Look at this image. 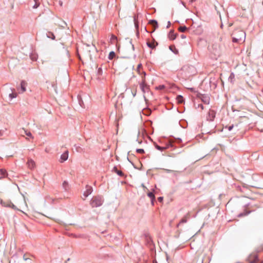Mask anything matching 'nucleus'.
Segmentation results:
<instances>
[{"label": "nucleus", "instance_id": "obj_1", "mask_svg": "<svg viewBox=\"0 0 263 263\" xmlns=\"http://www.w3.org/2000/svg\"><path fill=\"white\" fill-rule=\"evenodd\" d=\"M232 35V41L234 43H240L244 42L246 38V33L242 30H236Z\"/></svg>", "mask_w": 263, "mask_h": 263}, {"label": "nucleus", "instance_id": "obj_2", "mask_svg": "<svg viewBox=\"0 0 263 263\" xmlns=\"http://www.w3.org/2000/svg\"><path fill=\"white\" fill-rule=\"evenodd\" d=\"M104 201L102 196H98L93 197L90 201V205L92 208L99 207L102 205Z\"/></svg>", "mask_w": 263, "mask_h": 263}, {"label": "nucleus", "instance_id": "obj_3", "mask_svg": "<svg viewBox=\"0 0 263 263\" xmlns=\"http://www.w3.org/2000/svg\"><path fill=\"white\" fill-rule=\"evenodd\" d=\"M85 49L89 53V56L90 60L92 59L93 53L97 52L98 51L97 48L92 44H86Z\"/></svg>", "mask_w": 263, "mask_h": 263}, {"label": "nucleus", "instance_id": "obj_4", "mask_svg": "<svg viewBox=\"0 0 263 263\" xmlns=\"http://www.w3.org/2000/svg\"><path fill=\"white\" fill-rule=\"evenodd\" d=\"M143 76H142V81L141 83H140V87L143 93H145L148 91L149 90L148 86L146 84L145 81V76L146 73L145 72H143Z\"/></svg>", "mask_w": 263, "mask_h": 263}, {"label": "nucleus", "instance_id": "obj_5", "mask_svg": "<svg viewBox=\"0 0 263 263\" xmlns=\"http://www.w3.org/2000/svg\"><path fill=\"white\" fill-rule=\"evenodd\" d=\"M1 204L5 207L11 208L13 210H16V206L13 204V203L11 201H4L3 200L1 201Z\"/></svg>", "mask_w": 263, "mask_h": 263}, {"label": "nucleus", "instance_id": "obj_6", "mask_svg": "<svg viewBox=\"0 0 263 263\" xmlns=\"http://www.w3.org/2000/svg\"><path fill=\"white\" fill-rule=\"evenodd\" d=\"M92 188L91 186L87 185L86 186V191H84L83 196L82 198L83 200H85V199L92 193Z\"/></svg>", "mask_w": 263, "mask_h": 263}, {"label": "nucleus", "instance_id": "obj_7", "mask_svg": "<svg viewBox=\"0 0 263 263\" xmlns=\"http://www.w3.org/2000/svg\"><path fill=\"white\" fill-rule=\"evenodd\" d=\"M248 260L250 263H255L258 260V257L256 254H250L249 258Z\"/></svg>", "mask_w": 263, "mask_h": 263}, {"label": "nucleus", "instance_id": "obj_8", "mask_svg": "<svg viewBox=\"0 0 263 263\" xmlns=\"http://www.w3.org/2000/svg\"><path fill=\"white\" fill-rule=\"evenodd\" d=\"M216 112L214 110L210 109L208 112V115L207 116V120L209 121H214L215 118Z\"/></svg>", "mask_w": 263, "mask_h": 263}, {"label": "nucleus", "instance_id": "obj_9", "mask_svg": "<svg viewBox=\"0 0 263 263\" xmlns=\"http://www.w3.org/2000/svg\"><path fill=\"white\" fill-rule=\"evenodd\" d=\"M148 24L149 25H151L153 28V31H154V30L157 28H158V23L157 22V21L155 20H151L149 22H148Z\"/></svg>", "mask_w": 263, "mask_h": 263}, {"label": "nucleus", "instance_id": "obj_10", "mask_svg": "<svg viewBox=\"0 0 263 263\" xmlns=\"http://www.w3.org/2000/svg\"><path fill=\"white\" fill-rule=\"evenodd\" d=\"M27 85V83L25 81L22 80L21 82V92H24L26 91V86Z\"/></svg>", "mask_w": 263, "mask_h": 263}, {"label": "nucleus", "instance_id": "obj_11", "mask_svg": "<svg viewBox=\"0 0 263 263\" xmlns=\"http://www.w3.org/2000/svg\"><path fill=\"white\" fill-rule=\"evenodd\" d=\"M8 176L7 171L4 169H0V179Z\"/></svg>", "mask_w": 263, "mask_h": 263}, {"label": "nucleus", "instance_id": "obj_12", "mask_svg": "<svg viewBox=\"0 0 263 263\" xmlns=\"http://www.w3.org/2000/svg\"><path fill=\"white\" fill-rule=\"evenodd\" d=\"M138 14L135 15L134 16V22L135 28L137 31L138 30V29H139V24H138Z\"/></svg>", "mask_w": 263, "mask_h": 263}, {"label": "nucleus", "instance_id": "obj_13", "mask_svg": "<svg viewBox=\"0 0 263 263\" xmlns=\"http://www.w3.org/2000/svg\"><path fill=\"white\" fill-rule=\"evenodd\" d=\"M202 101L206 104H209L210 102V99L209 97L206 96H202L201 98Z\"/></svg>", "mask_w": 263, "mask_h": 263}, {"label": "nucleus", "instance_id": "obj_14", "mask_svg": "<svg viewBox=\"0 0 263 263\" xmlns=\"http://www.w3.org/2000/svg\"><path fill=\"white\" fill-rule=\"evenodd\" d=\"M147 196L151 198L152 204H154V201L155 200V196L154 193L150 192L147 193Z\"/></svg>", "mask_w": 263, "mask_h": 263}, {"label": "nucleus", "instance_id": "obj_15", "mask_svg": "<svg viewBox=\"0 0 263 263\" xmlns=\"http://www.w3.org/2000/svg\"><path fill=\"white\" fill-rule=\"evenodd\" d=\"M169 49L175 54H177L179 53L178 50L176 48V47L174 45H170L169 46Z\"/></svg>", "mask_w": 263, "mask_h": 263}, {"label": "nucleus", "instance_id": "obj_16", "mask_svg": "<svg viewBox=\"0 0 263 263\" xmlns=\"http://www.w3.org/2000/svg\"><path fill=\"white\" fill-rule=\"evenodd\" d=\"M113 171L119 176L122 177L124 176V173L121 171L118 170L117 166L114 167Z\"/></svg>", "mask_w": 263, "mask_h": 263}, {"label": "nucleus", "instance_id": "obj_17", "mask_svg": "<svg viewBox=\"0 0 263 263\" xmlns=\"http://www.w3.org/2000/svg\"><path fill=\"white\" fill-rule=\"evenodd\" d=\"M27 164L28 167L31 169L34 167L35 164L34 162L31 159H30L28 161Z\"/></svg>", "mask_w": 263, "mask_h": 263}, {"label": "nucleus", "instance_id": "obj_18", "mask_svg": "<svg viewBox=\"0 0 263 263\" xmlns=\"http://www.w3.org/2000/svg\"><path fill=\"white\" fill-rule=\"evenodd\" d=\"M228 80L231 83H234V80H235V74L234 73H233V72L231 73V74L228 78Z\"/></svg>", "mask_w": 263, "mask_h": 263}, {"label": "nucleus", "instance_id": "obj_19", "mask_svg": "<svg viewBox=\"0 0 263 263\" xmlns=\"http://www.w3.org/2000/svg\"><path fill=\"white\" fill-rule=\"evenodd\" d=\"M30 59L32 60V61H36L37 59V55L36 53H30Z\"/></svg>", "mask_w": 263, "mask_h": 263}, {"label": "nucleus", "instance_id": "obj_20", "mask_svg": "<svg viewBox=\"0 0 263 263\" xmlns=\"http://www.w3.org/2000/svg\"><path fill=\"white\" fill-rule=\"evenodd\" d=\"M189 218V214H187L182 219L180 220L179 224L182 223H186L187 221V219Z\"/></svg>", "mask_w": 263, "mask_h": 263}, {"label": "nucleus", "instance_id": "obj_21", "mask_svg": "<svg viewBox=\"0 0 263 263\" xmlns=\"http://www.w3.org/2000/svg\"><path fill=\"white\" fill-rule=\"evenodd\" d=\"M46 36L48 38H49V39H51L52 40H54L55 39V35H54V34L51 32H48L47 33H46Z\"/></svg>", "mask_w": 263, "mask_h": 263}, {"label": "nucleus", "instance_id": "obj_22", "mask_svg": "<svg viewBox=\"0 0 263 263\" xmlns=\"http://www.w3.org/2000/svg\"><path fill=\"white\" fill-rule=\"evenodd\" d=\"M173 141H172V140H170L168 143L166 144V146H164L165 148V150L167 148H169L170 147H173L174 145H173Z\"/></svg>", "mask_w": 263, "mask_h": 263}, {"label": "nucleus", "instance_id": "obj_23", "mask_svg": "<svg viewBox=\"0 0 263 263\" xmlns=\"http://www.w3.org/2000/svg\"><path fill=\"white\" fill-rule=\"evenodd\" d=\"M65 161H66V151L63 152L62 155L61 156V158H60V162L61 163H63Z\"/></svg>", "mask_w": 263, "mask_h": 263}, {"label": "nucleus", "instance_id": "obj_24", "mask_svg": "<svg viewBox=\"0 0 263 263\" xmlns=\"http://www.w3.org/2000/svg\"><path fill=\"white\" fill-rule=\"evenodd\" d=\"M7 129L5 128L4 129L0 130V137L6 136L8 135V134L6 133Z\"/></svg>", "mask_w": 263, "mask_h": 263}, {"label": "nucleus", "instance_id": "obj_25", "mask_svg": "<svg viewBox=\"0 0 263 263\" xmlns=\"http://www.w3.org/2000/svg\"><path fill=\"white\" fill-rule=\"evenodd\" d=\"M12 91H14V89H12ZM9 97L10 98V99L12 100V99L15 98L17 97V93L15 92H13V91H12V93L9 95Z\"/></svg>", "mask_w": 263, "mask_h": 263}, {"label": "nucleus", "instance_id": "obj_26", "mask_svg": "<svg viewBox=\"0 0 263 263\" xmlns=\"http://www.w3.org/2000/svg\"><path fill=\"white\" fill-rule=\"evenodd\" d=\"M178 30L181 32H184L187 30V28L185 26H181L179 27Z\"/></svg>", "mask_w": 263, "mask_h": 263}, {"label": "nucleus", "instance_id": "obj_27", "mask_svg": "<svg viewBox=\"0 0 263 263\" xmlns=\"http://www.w3.org/2000/svg\"><path fill=\"white\" fill-rule=\"evenodd\" d=\"M169 38L171 40H174L176 39V35L172 31H171L169 33Z\"/></svg>", "mask_w": 263, "mask_h": 263}, {"label": "nucleus", "instance_id": "obj_28", "mask_svg": "<svg viewBox=\"0 0 263 263\" xmlns=\"http://www.w3.org/2000/svg\"><path fill=\"white\" fill-rule=\"evenodd\" d=\"M115 56H116L115 52L113 51H110L108 55V59L109 60H112L115 57Z\"/></svg>", "mask_w": 263, "mask_h": 263}, {"label": "nucleus", "instance_id": "obj_29", "mask_svg": "<svg viewBox=\"0 0 263 263\" xmlns=\"http://www.w3.org/2000/svg\"><path fill=\"white\" fill-rule=\"evenodd\" d=\"M154 145H155V147L157 149H158V150H159V151H163L165 150V148H164V146H160L158 145L157 144H156V143H155Z\"/></svg>", "mask_w": 263, "mask_h": 263}, {"label": "nucleus", "instance_id": "obj_30", "mask_svg": "<svg viewBox=\"0 0 263 263\" xmlns=\"http://www.w3.org/2000/svg\"><path fill=\"white\" fill-rule=\"evenodd\" d=\"M177 99L179 103H183L184 100L183 97L180 95H179L177 97Z\"/></svg>", "mask_w": 263, "mask_h": 263}, {"label": "nucleus", "instance_id": "obj_31", "mask_svg": "<svg viewBox=\"0 0 263 263\" xmlns=\"http://www.w3.org/2000/svg\"><path fill=\"white\" fill-rule=\"evenodd\" d=\"M78 99L79 103L80 105L82 107L84 108V107H85V106H84V105L83 102L82 100L81 99V98H80V97H79L78 96Z\"/></svg>", "mask_w": 263, "mask_h": 263}, {"label": "nucleus", "instance_id": "obj_32", "mask_svg": "<svg viewBox=\"0 0 263 263\" xmlns=\"http://www.w3.org/2000/svg\"><path fill=\"white\" fill-rule=\"evenodd\" d=\"M146 44L148 47H149L152 49H154L155 47V46L152 43L147 42Z\"/></svg>", "mask_w": 263, "mask_h": 263}, {"label": "nucleus", "instance_id": "obj_33", "mask_svg": "<svg viewBox=\"0 0 263 263\" xmlns=\"http://www.w3.org/2000/svg\"><path fill=\"white\" fill-rule=\"evenodd\" d=\"M250 212H251L250 211H249V212H246L245 213H240L238 215V216L239 217H242V216H246V215H248Z\"/></svg>", "mask_w": 263, "mask_h": 263}, {"label": "nucleus", "instance_id": "obj_34", "mask_svg": "<svg viewBox=\"0 0 263 263\" xmlns=\"http://www.w3.org/2000/svg\"><path fill=\"white\" fill-rule=\"evenodd\" d=\"M103 73V70L101 68H99L97 70V74L99 76H101Z\"/></svg>", "mask_w": 263, "mask_h": 263}, {"label": "nucleus", "instance_id": "obj_35", "mask_svg": "<svg viewBox=\"0 0 263 263\" xmlns=\"http://www.w3.org/2000/svg\"><path fill=\"white\" fill-rule=\"evenodd\" d=\"M136 152L138 153H139V154H143L144 153V150L142 148H137L136 149Z\"/></svg>", "mask_w": 263, "mask_h": 263}, {"label": "nucleus", "instance_id": "obj_36", "mask_svg": "<svg viewBox=\"0 0 263 263\" xmlns=\"http://www.w3.org/2000/svg\"><path fill=\"white\" fill-rule=\"evenodd\" d=\"M187 69H194V67L193 66H184L183 67V70H186Z\"/></svg>", "mask_w": 263, "mask_h": 263}, {"label": "nucleus", "instance_id": "obj_37", "mask_svg": "<svg viewBox=\"0 0 263 263\" xmlns=\"http://www.w3.org/2000/svg\"><path fill=\"white\" fill-rule=\"evenodd\" d=\"M26 135L31 138H33L31 133L30 132L25 131Z\"/></svg>", "mask_w": 263, "mask_h": 263}, {"label": "nucleus", "instance_id": "obj_38", "mask_svg": "<svg viewBox=\"0 0 263 263\" xmlns=\"http://www.w3.org/2000/svg\"><path fill=\"white\" fill-rule=\"evenodd\" d=\"M175 142L178 144L181 143L182 142V139L180 138L175 139Z\"/></svg>", "mask_w": 263, "mask_h": 263}, {"label": "nucleus", "instance_id": "obj_39", "mask_svg": "<svg viewBox=\"0 0 263 263\" xmlns=\"http://www.w3.org/2000/svg\"><path fill=\"white\" fill-rule=\"evenodd\" d=\"M39 5L40 4H39V3L36 2L35 4L33 6V8H34V9L37 8L39 6Z\"/></svg>", "mask_w": 263, "mask_h": 263}, {"label": "nucleus", "instance_id": "obj_40", "mask_svg": "<svg viewBox=\"0 0 263 263\" xmlns=\"http://www.w3.org/2000/svg\"><path fill=\"white\" fill-rule=\"evenodd\" d=\"M233 127H234L233 125H232L228 127H226V128H228V130L229 131H231L233 129Z\"/></svg>", "mask_w": 263, "mask_h": 263}, {"label": "nucleus", "instance_id": "obj_41", "mask_svg": "<svg viewBox=\"0 0 263 263\" xmlns=\"http://www.w3.org/2000/svg\"><path fill=\"white\" fill-rule=\"evenodd\" d=\"M163 198L162 197H159L158 198V200L160 202H161L163 201Z\"/></svg>", "mask_w": 263, "mask_h": 263}, {"label": "nucleus", "instance_id": "obj_42", "mask_svg": "<svg viewBox=\"0 0 263 263\" xmlns=\"http://www.w3.org/2000/svg\"><path fill=\"white\" fill-rule=\"evenodd\" d=\"M164 85H160L159 86L158 88L160 89H163L164 88Z\"/></svg>", "mask_w": 263, "mask_h": 263}, {"label": "nucleus", "instance_id": "obj_43", "mask_svg": "<svg viewBox=\"0 0 263 263\" xmlns=\"http://www.w3.org/2000/svg\"><path fill=\"white\" fill-rule=\"evenodd\" d=\"M63 187H65L66 186V180H64L63 182Z\"/></svg>", "mask_w": 263, "mask_h": 263}, {"label": "nucleus", "instance_id": "obj_44", "mask_svg": "<svg viewBox=\"0 0 263 263\" xmlns=\"http://www.w3.org/2000/svg\"><path fill=\"white\" fill-rule=\"evenodd\" d=\"M111 39H112V40H116L117 39V37H116L115 35H112V36H111Z\"/></svg>", "mask_w": 263, "mask_h": 263}, {"label": "nucleus", "instance_id": "obj_45", "mask_svg": "<svg viewBox=\"0 0 263 263\" xmlns=\"http://www.w3.org/2000/svg\"><path fill=\"white\" fill-rule=\"evenodd\" d=\"M181 38L182 39H185L186 38V36L184 35V34H181Z\"/></svg>", "mask_w": 263, "mask_h": 263}, {"label": "nucleus", "instance_id": "obj_46", "mask_svg": "<svg viewBox=\"0 0 263 263\" xmlns=\"http://www.w3.org/2000/svg\"><path fill=\"white\" fill-rule=\"evenodd\" d=\"M198 107H200L201 109H203V105H202V104H199V105H198Z\"/></svg>", "mask_w": 263, "mask_h": 263}, {"label": "nucleus", "instance_id": "obj_47", "mask_svg": "<svg viewBox=\"0 0 263 263\" xmlns=\"http://www.w3.org/2000/svg\"><path fill=\"white\" fill-rule=\"evenodd\" d=\"M165 171H166L167 173H170V172H173V171H172V170H171L165 169Z\"/></svg>", "mask_w": 263, "mask_h": 263}, {"label": "nucleus", "instance_id": "obj_48", "mask_svg": "<svg viewBox=\"0 0 263 263\" xmlns=\"http://www.w3.org/2000/svg\"><path fill=\"white\" fill-rule=\"evenodd\" d=\"M170 25H171V22H170V21H168V22H167V27H167V28H169V27H170Z\"/></svg>", "mask_w": 263, "mask_h": 263}, {"label": "nucleus", "instance_id": "obj_49", "mask_svg": "<svg viewBox=\"0 0 263 263\" xmlns=\"http://www.w3.org/2000/svg\"><path fill=\"white\" fill-rule=\"evenodd\" d=\"M130 42V43L131 44L132 46L133 50H134V49H135V48H134V45H133V44H132V40H130V42Z\"/></svg>", "mask_w": 263, "mask_h": 263}, {"label": "nucleus", "instance_id": "obj_50", "mask_svg": "<svg viewBox=\"0 0 263 263\" xmlns=\"http://www.w3.org/2000/svg\"><path fill=\"white\" fill-rule=\"evenodd\" d=\"M132 93H133V96L134 97H135L136 95V91H135L134 92H132Z\"/></svg>", "mask_w": 263, "mask_h": 263}, {"label": "nucleus", "instance_id": "obj_51", "mask_svg": "<svg viewBox=\"0 0 263 263\" xmlns=\"http://www.w3.org/2000/svg\"><path fill=\"white\" fill-rule=\"evenodd\" d=\"M23 258H24V260H27V259H28V258H26V257H25V255H24V256H23Z\"/></svg>", "mask_w": 263, "mask_h": 263}, {"label": "nucleus", "instance_id": "obj_52", "mask_svg": "<svg viewBox=\"0 0 263 263\" xmlns=\"http://www.w3.org/2000/svg\"><path fill=\"white\" fill-rule=\"evenodd\" d=\"M68 151H67V157H66L67 160L68 159Z\"/></svg>", "mask_w": 263, "mask_h": 263}, {"label": "nucleus", "instance_id": "obj_53", "mask_svg": "<svg viewBox=\"0 0 263 263\" xmlns=\"http://www.w3.org/2000/svg\"><path fill=\"white\" fill-rule=\"evenodd\" d=\"M196 0H190V2L191 3H193L194 2H195Z\"/></svg>", "mask_w": 263, "mask_h": 263}, {"label": "nucleus", "instance_id": "obj_54", "mask_svg": "<svg viewBox=\"0 0 263 263\" xmlns=\"http://www.w3.org/2000/svg\"><path fill=\"white\" fill-rule=\"evenodd\" d=\"M59 4H60V5L61 6V5H62V3H61V1H59Z\"/></svg>", "mask_w": 263, "mask_h": 263}, {"label": "nucleus", "instance_id": "obj_55", "mask_svg": "<svg viewBox=\"0 0 263 263\" xmlns=\"http://www.w3.org/2000/svg\"><path fill=\"white\" fill-rule=\"evenodd\" d=\"M62 46H63V47H62V48H64V44H62Z\"/></svg>", "mask_w": 263, "mask_h": 263}, {"label": "nucleus", "instance_id": "obj_56", "mask_svg": "<svg viewBox=\"0 0 263 263\" xmlns=\"http://www.w3.org/2000/svg\"><path fill=\"white\" fill-rule=\"evenodd\" d=\"M66 34H67V35L68 34H69V33H68V32H66ZM67 39H68V37L67 36Z\"/></svg>", "mask_w": 263, "mask_h": 263}, {"label": "nucleus", "instance_id": "obj_57", "mask_svg": "<svg viewBox=\"0 0 263 263\" xmlns=\"http://www.w3.org/2000/svg\"><path fill=\"white\" fill-rule=\"evenodd\" d=\"M61 27H62L63 29L64 28V26L63 25H61Z\"/></svg>", "mask_w": 263, "mask_h": 263}, {"label": "nucleus", "instance_id": "obj_58", "mask_svg": "<svg viewBox=\"0 0 263 263\" xmlns=\"http://www.w3.org/2000/svg\"><path fill=\"white\" fill-rule=\"evenodd\" d=\"M139 67H140V65H139L138 66V68H139Z\"/></svg>", "mask_w": 263, "mask_h": 263}, {"label": "nucleus", "instance_id": "obj_59", "mask_svg": "<svg viewBox=\"0 0 263 263\" xmlns=\"http://www.w3.org/2000/svg\"><path fill=\"white\" fill-rule=\"evenodd\" d=\"M142 187H143L144 188L145 187V186L143 184H142Z\"/></svg>", "mask_w": 263, "mask_h": 263}, {"label": "nucleus", "instance_id": "obj_60", "mask_svg": "<svg viewBox=\"0 0 263 263\" xmlns=\"http://www.w3.org/2000/svg\"><path fill=\"white\" fill-rule=\"evenodd\" d=\"M69 260H70V259H69V258L67 259V261H69Z\"/></svg>", "mask_w": 263, "mask_h": 263}, {"label": "nucleus", "instance_id": "obj_61", "mask_svg": "<svg viewBox=\"0 0 263 263\" xmlns=\"http://www.w3.org/2000/svg\"><path fill=\"white\" fill-rule=\"evenodd\" d=\"M34 2L36 3V2H37V1L38 0H34Z\"/></svg>", "mask_w": 263, "mask_h": 263}, {"label": "nucleus", "instance_id": "obj_62", "mask_svg": "<svg viewBox=\"0 0 263 263\" xmlns=\"http://www.w3.org/2000/svg\"><path fill=\"white\" fill-rule=\"evenodd\" d=\"M64 25H66V23L65 22H63Z\"/></svg>", "mask_w": 263, "mask_h": 263}, {"label": "nucleus", "instance_id": "obj_63", "mask_svg": "<svg viewBox=\"0 0 263 263\" xmlns=\"http://www.w3.org/2000/svg\"><path fill=\"white\" fill-rule=\"evenodd\" d=\"M145 30H146V32H148L147 30H146V28H145Z\"/></svg>", "mask_w": 263, "mask_h": 263}]
</instances>
